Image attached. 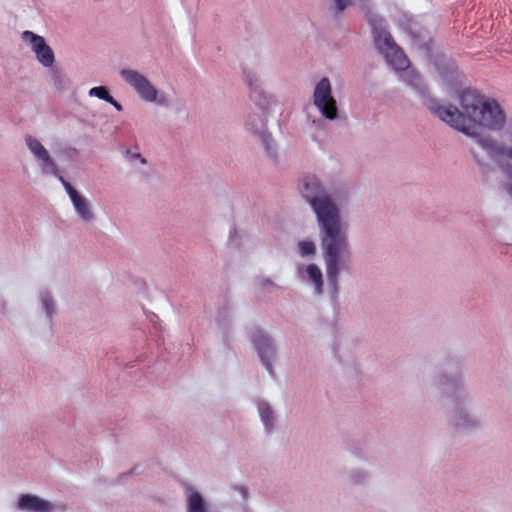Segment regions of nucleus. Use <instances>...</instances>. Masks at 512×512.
Returning <instances> with one entry per match:
<instances>
[{
	"label": "nucleus",
	"mask_w": 512,
	"mask_h": 512,
	"mask_svg": "<svg viewBox=\"0 0 512 512\" xmlns=\"http://www.w3.org/2000/svg\"><path fill=\"white\" fill-rule=\"evenodd\" d=\"M458 100L461 109L436 101L430 102L429 109L452 128L475 139L497 166L512 178V147L482 133L484 128L499 131L504 127L506 118L500 105L473 89L463 90Z\"/></svg>",
	"instance_id": "f257e3e1"
},
{
	"label": "nucleus",
	"mask_w": 512,
	"mask_h": 512,
	"mask_svg": "<svg viewBox=\"0 0 512 512\" xmlns=\"http://www.w3.org/2000/svg\"><path fill=\"white\" fill-rule=\"evenodd\" d=\"M301 193L312 206L321 229L326 273L329 284L337 289L339 266L349 256L347 235L340 221L337 206L326 194L315 176L302 179Z\"/></svg>",
	"instance_id": "f03ea898"
},
{
	"label": "nucleus",
	"mask_w": 512,
	"mask_h": 512,
	"mask_svg": "<svg viewBox=\"0 0 512 512\" xmlns=\"http://www.w3.org/2000/svg\"><path fill=\"white\" fill-rule=\"evenodd\" d=\"M367 20L372 27L375 44L384 55L386 61L395 70H405L409 67V60L405 53L396 45L392 36L383 26V20L370 11L366 13Z\"/></svg>",
	"instance_id": "7ed1b4c3"
},
{
	"label": "nucleus",
	"mask_w": 512,
	"mask_h": 512,
	"mask_svg": "<svg viewBox=\"0 0 512 512\" xmlns=\"http://www.w3.org/2000/svg\"><path fill=\"white\" fill-rule=\"evenodd\" d=\"M314 104L327 119H335L338 115L336 100L332 96V88L328 78H322L314 90Z\"/></svg>",
	"instance_id": "20e7f679"
},
{
	"label": "nucleus",
	"mask_w": 512,
	"mask_h": 512,
	"mask_svg": "<svg viewBox=\"0 0 512 512\" xmlns=\"http://www.w3.org/2000/svg\"><path fill=\"white\" fill-rule=\"evenodd\" d=\"M121 76L145 101L152 102L157 98L156 88L142 74L135 70L123 69Z\"/></svg>",
	"instance_id": "39448f33"
},
{
	"label": "nucleus",
	"mask_w": 512,
	"mask_h": 512,
	"mask_svg": "<svg viewBox=\"0 0 512 512\" xmlns=\"http://www.w3.org/2000/svg\"><path fill=\"white\" fill-rule=\"evenodd\" d=\"M23 39L31 44L32 50L43 66L51 67L53 65L55 60L54 53L42 36L36 35L31 31H25Z\"/></svg>",
	"instance_id": "423d86ee"
},
{
	"label": "nucleus",
	"mask_w": 512,
	"mask_h": 512,
	"mask_svg": "<svg viewBox=\"0 0 512 512\" xmlns=\"http://www.w3.org/2000/svg\"><path fill=\"white\" fill-rule=\"evenodd\" d=\"M59 180L65 187L73 206L77 212V214L84 220V221H90L93 219V212L91 210V206L88 202V200L81 196L77 190L68 182L65 180L62 176H59Z\"/></svg>",
	"instance_id": "0eeeda50"
},
{
	"label": "nucleus",
	"mask_w": 512,
	"mask_h": 512,
	"mask_svg": "<svg viewBox=\"0 0 512 512\" xmlns=\"http://www.w3.org/2000/svg\"><path fill=\"white\" fill-rule=\"evenodd\" d=\"M253 342L261 357L263 365L266 367L269 373L273 375L270 359L274 356L275 350L270 338L263 334L261 331H257L255 334H253Z\"/></svg>",
	"instance_id": "6e6552de"
},
{
	"label": "nucleus",
	"mask_w": 512,
	"mask_h": 512,
	"mask_svg": "<svg viewBox=\"0 0 512 512\" xmlns=\"http://www.w3.org/2000/svg\"><path fill=\"white\" fill-rule=\"evenodd\" d=\"M26 144H27L28 148L30 149V151L34 154V156L38 160H41L46 166L50 167L52 173L55 176H58V177L60 176V175H58V168H57L55 162L50 157L48 151L44 148V146L37 139L33 138L32 136H27Z\"/></svg>",
	"instance_id": "1a4fd4ad"
},
{
	"label": "nucleus",
	"mask_w": 512,
	"mask_h": 512,
	"mask_svg": "<svg viewBox=\"0 0 512 512\" xmlns=\"http://www.w3.org/2000/svg\"><path fill=\"white\" fill-rule=\"evenodd\" d=\"M18 508L31 512H51L52 505L37 496L24 494L19 498Z\"/></svg>",
	"instance_id": "9d476101"
},
{
	"label": "nucleus",
	"mask_w": 512,
	"mask_h": 512,
	"mask_svg": "<svg viewBox=\"0 0 512 512\" xmlns=\"http://www.w3.org/2000/svg\"><path fill=\"white\" fill-rule=\"evenodd\" d=\"M309 279L314 283L317 294L322 293L323 277L319 267L315 264H309L306 268Z\"/></svg>",
	"instance_id": "9b49d317"
},
{
	"label": "nucleus",
	"mask_w": 512,
	"mask_h": 512,
	"mask_svg": "<svg viewBox=\"0 0 512 512\" xmlns=\"http://www.w3.org/2000/svg\"><path fill=\"white\" fill-rule=\"evenodd\" d=\"M188 512H206V505L200 493L192 492L189 495Z\"/></svg>",
	"instance_id": "f8f14e48"
},
{
	"label": "nucleus",
	"mask_w": 512,
	"mask_h": 512,
	"mask_svg": "<svg viewBox=\"0 0 512 512\" xmlns=\"http://www.w3.org/2000/svg\"><path fill=\"white\" fill-rule=\"evenodd\" d=\"M258 410L261 416V419L267 429H270L273 425V411L270 406L266 403H260L258 406Z\"/></svg>",
	"instance_id": "ddd939ff"
},
{
	"label": "nucleus",
	"mask_w": 512,
	"mask_h": 512,
	"mask_svg": "<svg viewBox=\"0 0 512 512\" xmlns=\"http://www.w3.org/2000/svg\"><path fill=\"white\" fill-rule=\"evenodd\" d=\"M90 96H96L106 102H111L113 97L109 94L108 90L103 86L93 87L89 91Z\"/></svg>",
	"instance_id": "4468645a"
},
{
	"label": "nucleus",
	"mask_w": 512,
	"mask_h": 512,
	"mask_svg": "<svg viewBox=\"0 0 512 512\" xmlns=\"http://www.w3.org/2000/svg\"><path fill=\"white\" fill-rule=\"evenodd\" d=\"M403 80L411 85L412 87H415L416 89H421L420 87V83H421V79H420V76L415 72V71H407L405 72V74L403 75Z\"/></svg>",
	"instance_id": "2eb2a0df"
},
{
	"label": "nucleus",
	"mask_w": 512,
	"mask_h": 512,
	"mask_svg": "<svg viewBox=\"0 0 512 512\" xmlns=\"http://www.w3.org/2000/svg\"><path fill=\"white\" fill-rule=\"evenodd\" d=\"M299 250L303 256L312 255L315 253V245L311 241H301L299 242Z\"/></svg>",
	"instance_id": "dca6fc26"
},
{
	"label": "nucleus",
	"mask_w": 512,
	"mask_h": 512,
	"mask_svg": "<svg viewBox=\"0 0 512 512\" xmlns=\"http://www.w3.org/2000/svg\"><path fill=\"white\" fill-rule=\"evenodd\" d=\"M336 3V7L339 11H343L347 6H349L353 0H334Z\"/></svg>",
	"instance_id": "f3484780"
},
{
	"label": "nucleus",
	"mask_w": 512,
	"mask_h": 512,
	"mask_svg": "<svg viewBox=\"0 0 512 512\" xmlns=\"http://www.w3.org/2000/svg\"><path fill=\"white\" fill-rule=\"evenodd\" d=\"M260 138H261V141H262L263 145L265 146L266 150L269 151L270 150V147H269L270 135L267 134L266 132H260Z\"/></svg>",
	"instance_id": "a211bd4d"
},
{
	"label": "nucleus",
	"mask_w": 512,
	"mask_h": 512,
	"mask_svg": "<svg viewBox=\"0 0 512 512\" xmlns=\"http://www.w3.org/2000/svg\"><path fill=\"white\" fill-rule=\"evenodd\" d=\"M43 304L45 306V309H46V312L48 315H51L52 313V308H53V302L51 299H44L43 300Z\"/></svg>",
	"instance_id": "6ab92c4d"
},
{
	"label": "nucleus",
	"mask_w": 512,
	"mask_h": 512,
	"mask_svg": "<svg viewBox=\"0 0 512 512\" xmlns=\"http://www.w3.org/2000/svg\"><path fill=\"white\" fill-rule=\"evenodd\" d=\"M117 110H122V106L121 104H119L114 98L113 100L110 102Z\"/></svg>",
	"instance_id": "aec40b11"
},
{
	"label": "nucleus",
	"mask_w": 512,
	"mask_h": 512,
	"mask_svg": "<svg viewBox=\"0 0 512 512\" xmlns=\"http://www.w3.org/2000/svg\"><path fill=\"white\" fill-rule=\"evenodd\" d=\"M258 121H259V123H260V127H261V128L265 126V122H264V120L262 119V117H258Z\"/></svg>",
	"instance_id": "412c9836"
},
{
	"label": "nucleus",
	"mask_w": 512,
	"mask_h": 512,
	"mask_svg": "<svg viewBox=\"0 0 512 512\" xmlns=\"http://www.w3.org/2000/svg\"><path fill=\"white\" fill-rule=\"evenodd\" d=\"M507 192L512 197V185L507 186Z\"/></svg>",
	"instance_id": "4be33fe9"
},
{
	"label": "nucleus",
	"mask_w": 512,
	"mask_h": 512,
	"mask_svg": "<svg viewBox=\"0 0 512 512\" xmlns=\"http://www.w3.org/2000/svg\"><path fill=\"white\" fill-rule=\"evenodd\" d=\"M508 134H509V140L512 142V131H509Z\"/></svg>",
	"instance_id": "5701e85b"
}]
</instances>
